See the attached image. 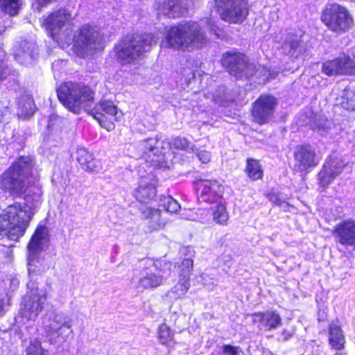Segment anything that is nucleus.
Here are the masks:
<instances>
[{
  "label": "nucleus",
  "instance_id": "nucleus-1",
  "mask_svg": "<svg viewBox=\"0 0 355 355\" xmlns=\"http://www.w3.org/2000/svg\"><path fill=\"white\" fill-rule=\"evenodd\" d=\"M57 95L69 111L79 114L84 110L107 130L114 128L113 121L117 119V107L112 101H101L92 108L94 93L87 86L80 83H64L58 88Z\"/></svg>",
  "mask_w": 355,
  "mask_h": 355
},
{
  "label": "nucleus",
  "instance_id": "nucleus-2",
  "mask_svg": "<svg viewBox=\"0 0 355 355\" xmlns=\"http://www.w3.org/2000/svg\"><path fill=\"white\" fill-rule=\"evenodd\" d=\"M48 228L38 225L28 245V272L30 281L27 287L31 291L28 298L24 299L21 306V317L28 320H35L43 309L46 301L45 293L35 286V276L40 275L45 272L44 267L40 265L39 255L49 243Z\"/></svg>",
  "mask_w": 355,
  "mask_h": 355
},
{
  "label": "nucleus",
  "instance_id": "nucleus-3",
  "mask_svg": "<svg viewBox=\"0 0 355 355\" xmlns=\"http://www.w3.org/2000/svg\"><path fill=\"white\" fill-rule=\"evenodd\" d=\"M207 41V37L198 23L182 21L169 28L161 46L191 51L201 48Z\"/></svg>",
  "mask_w": 355,
  "mask_h": 355
},
{
  "label": "nucleus",
  "instance_id": "nucleus-4",
  "mask_svg": "<svg viewBox=\"0 0 355 355\" xmlns=\"http://www.w3.org/2000/svg\"><path fill=\"white\" fill-rule=\"evenodd\" d=\"M157 40L152 33H134L124 36L115 45L116 60L121 64L137 62L150 50Z\"/></svg>",
  "mask_w": 355,
  "mask_h": 355
},
{
  "label": "nucleus",
  "instance_id": "nucleus-5",
  "mask_svg": "<svg viewBox=\"0 0 355 355\" xmlns=\"http://www.w3.org/2000/svg\"><path fill=\"white\" fill-rule=\"evenodd\" d=\"M34 211L19 202L8 206L0 215V234L10 240L18 241L26 232Z\"/></svg>",
  "mask_w": 355,
  "mask_h": 355
},
{
  "label": "nucleus",
  "instance_id": "nucleus-6",
  "mask_svg": "<svg viewBox=\"0 0 355 355\" xmlns=\"http://www.w3.org/2000/svg\"><path fill=\"white\" fill-rule=\"evenodd\" d=\"M33 166L31 157H19L0 175V188L12 196L24 195L28 188L26 180L31 173Z\"/></svg>",
  "mask_w": 355,
  "mask_h": 355
},
{
  "label": "nucleus",
  "instance_id": "nucleus-7",
  "mask_svg": "<svg viewBox=\"0 0 355 355\" xmlns=\"http://www.w3.org/2000/svg\"><path fill=\"white\" fill-rule=\"evenodd\" d=\"M74 17L67 8H60L44 19L43 24L53 40L64 41L67 44L71 42V35L68 31Z\"/></svg>",
  "mask_w": 355,
  "mask_h": 355
},
{
  "label": "nucleus",
  "instance_id": "nucleus-8",
  "mask_svg": "<svg viewBox=\"0 0 355 355\" xmlns=\"http://www.w3.org/2000/svg\"><path fill=\"white\" fill-rule=\"evenodd\" d=\"M321 19L329 30L338 34L348 31L354 26V19L349 10L336 3L326 5Z\"/></svg>",
  "mask_w": 355,
  "mask_h": 355
},
{
  "label": "nucleus",
  "instance_id": "nucleus-9",
  "mask_svg": "<svg viewBox=\"0 0 355 355\" xmlns=\"http://www.w3.org/2000/svg\"><path fill=\"white\" fill-rule=\"evenodd\" d=\"M103 37L99 31L93 26L85 24L71 37L73 42L74 51L77 55L85 57L93 55L96 51L102 48Z\"/></svg>",
  "mask_w": 355,
  "mask_h": 355
},
{
  "label": "nucleus",
  "instance_id": "nucleus-10",
  "mask_svg": "<svg viewBox=\"0 0 355 355\" xmlns=\"http://www.w3.org/2000/svg\"><path fill=\"white\" fill-rule=\"evenodd\" d=\"M172 266L171 262L159 261L142 268L139 276L135 277L137 287L150 289L159 286L169 275Z\"/></svg>",
  "mask_w": 355,
  "mask_h": 355
},
{
  "label": "nucleus",
  "instance_id": "nucleus-11",
  "mask_svg": "<svg viewBox=\"0 0 355 355\" xmlns=\"http://www.w3.org/2000/svg\"><path fill=\"white\" fill-rule=\"evenodd\" d=\"M221 19L232 24L242 23L248 15L246 0H215Z\"/></svg>",
  "mask_w": 355,
  "mask_h": 355
},
{
  "label": "nucleus",
  "instance_id": "nucleus-12",
  "mask_svg": "<svg viewBox=\"0 0 355 355\" xmlns=\"http://www.w3.org/2000/svg\"><path fill=\"white\" fill-rule=\"evenodd\" d=\"M221 62L230 74L237 78L250 75L248 60L244 54L240 52L231 51L223 53Z\"/></svg>",
  "mask_w": 355,
  "mask_h": 355
},
{
  "label": "nucleus",
  "instance_id": "nucleus-13",
  "mask_svg": "<svg viewBox=\"0 0 355 355\" xmlns=\"http://www.w3.org/2000/svg\"><path fill=\"white\" fill-rule=\"evenodd\" d=\"M315 148L309 144L297 146L294 152V168L300 172L315 167L320 162Z\"/></svg>",
  "mask_w": 355,
  "mask_h": 355
},
{
  "label": "nucleus",
  "instance_id": "nucleus-14",
  "mask_svg": "<svg viewBox=\"0 0 355 355\" xmlns=\"http://www.w3.org/2000/svg\"><path fill=\"white\" fill-rule=\"evenodd\" d=\"M47 320L44 324L50 334H57L64 339L73 335L72 319L67 314L62 312L49 313Z\"/></svg>",
  "mask_w": 355,
  "mask_h": 355
},
{
  "label": "nucleus",
  "instance_id": "nucleus-15",
  "mask_svg": "<svg viewBox=\"0 0 355 355\" xmlns=\"http://www.w3.org/2000/svg\"><path fill=\"white\" fill-rule=\"evenodd\" d=\"M322 72L328 76L355 75V60L346 54L323 62Z\"/></svg>",
  "mask_w": 355,
  "mask_h": 355
},
{
  "label": "nucleus",
  "instance_id": "nucleus-16",
  "mask_svg": "<svg viewBox=\"0 0 355 355\" xmlns=\"http://www.w3.org/2000/svg\"><path fill=\"white\" fill-rule=\"evenodd\" d=\"M282 52L295 59H306L309 56L306 44L302 40V34L288 32L283 39Z\"/></svg>",
  "mask_w": 355,
  "mask_h": 355
},
{
  "label": "nucleus",
  "instance_id": "nucleus-17",
  "mask_svg": "<svg viewBox=\"0 0 355 355\" xmlns=\"http://www.w3.org/2000/svg\"><path fill=\"white\" fill-rule=\"evenodd\" d=\"M277 101L275 97L270 95H261L254 103L252 109V116L255 122L259 124H264L272 117Z\"/></svg>",
  "mask_w": 355,
  "mask_h": 355
},
{
  "label": "nucleus",
  "instance_id": "nucleus-18",
  "mask_svg": "<svg viewBox=\"0 0 355 355\" xmlns=\"http://www.w3.org/2000/svg\"><path fill=\"white\" fill-rule=\"evenodd\" d=\"M196 189L200 202L214 203L221 197L222 187L216 180H200L196 183Z\"/></svg>",
  "mask_w": 355,
  "mask_h": 355
},
{
  "label": "nucleus",
  "instance_id": "nucleus-19",
  "mask_svg": "<svg viewBox=\"0 0 355 355\" xmlns=\"http://www.w3.org/2000/svg\"><path fill=\"white\" fill-rule=\"evenodd\" d=\"M345 164L339 157L331 156L323 165L322 170L318 173L320 185L326 187L343 172Z\"/></svg>",
  "mask_w": 355,
  "mask_h": 355
},
{
  "label": "nucleus",
  "instance_id": "nucleus-20",
  "mask_svg": "<svg viewBox=\"0 0 355 355\" xmlns=\"http://www.w3.org/2000/svg\"><path fill=\"white\" fill-rule=\"evenodd\" d=\"M163 144V141L157 137L148 138L139 143V148L147 162L155 164L162 159L164 153Z\"/></svg>",
  "mask_w": 355,
  "mask_h": 355
},
{
  "label": "nucleus",
  "instance_id": "nucleus-21",
  "mask_svg": "<svg viewBox=\"0 0 355 355\" xmlns=\"http://www.w3.org/2000/svg\"><path fill=\"white\" fill-rule=\"evenodd\" d=\"M157 178L153 173H148L146 176H141L139 186L135 191L136 199L144 203L153 200L157 193Z\"/></svg>",
  "mask_w": 355,
  "mask_h": 355
},
{
  "label": "nucleus",
  "instance_id": "nucleus-22",
  "mask_svg": "<svg viewBox=\"0 0 355 355\" xmlns=\"http://www.w3.org/2000/svg\"><path fill=\"white\" fill-rule=\"evenodd\" d=\"M333 234L336 241L355 248V220H345L335 227Z\"/></svg>",
  "mask_w": 355,
  "mask_h": 355
},
{
  "label": "nucleus",
  "instance_id": "nucleus-23",
  "mask_svg": "<svg viewBox=\"0 0 355 355\" xmlns=\"http://www.w3.org/2000/svg\"><path fill=\"white\" fill-rule=\"evenodd\" d=\"M158 4V14L168 18L180 17L187 13V3L184 0H160Z\"/></svg>",
  "mask_w": 355,
  "mask_h": 355
},
{
  "label": "nucleus",
  "instance_id": "nucleus-24",
  "mask_svg": "<svg viewBox=\"0 0 355 355\" xmlns=\"http://www.w3.org/2000/svg\"><path fill=\"white\" fill-rule=\"evenodd\" d=\"M38 56V48L33 41H22L15 53V59L21 64H31Z\"/></svg>",
  "mask_w": 355,
  "mask_h": 355
},
{
  "label": "nucleus",
  "instance_id": "nucleus-25",
  "mask_svg": "<svg viewBox=\"0 0 355 355\" xmlns=\"http://www.w3.org/2000/svg\"><path fill=\"white\" fill-rule=\"evenodd\" d=\"M76 159L81 168L86 171L98 173L102 170L100 160L94 158L93 154L85 147L77 148Z\"/></svg>",
  "mask_w": 355,
  "mask_h": 355
},
{
  "label": "nucleus",
  "instance_id": "nucleus-26",
  "mask_svg": "<svg viewBox=\"0 0 355 355\" xmlns=\"http://www.w3.org/2000/svg\"><path fill=\"white\" fill-rule=\"evenodd\" d=\"M140 211L141 217L148 220V226L151 230H158L165 226L166 221L162 218L159 209L143 206Z\"/></svg>",
  "mask_w": 355,
  "mask_h": 355
},
{
  "label": "nucleus",
  "instance_id": "nucleus-27",
  "mask_svg": "<svg viewBox=\"0 0 355 355\" xmlns=\"http://www.w3.org/2000/svg\"><path fill=\"white\" fill-rule=\"evenodd\" d=\"M329 342L332 348L342 349L344 347L345 336L339 325L331 323L329 326Z\"/></svg>",
  "mask_w": 355,
  "mask_h": 355
},
{
  "label": "nucleus",
  "instance_id": "nucleus-28",
  "mask_svg": "<svg viewBox=\"0 0 355 355\" xmlns=\"http://www.w3.org/2000/svg\"><path fill=\"white\" fill-rule=\"evenodd\" d=\"M190 288V281L179 277L178 282L167 292L166 296L171 300L182 298Z\"/></svg>",
  "mask_w": 355,
  "mask_h": 355
},
{
  "label": "nucleus",
  "instance_id": "nucleus-29",
  "mask_svg": "<svg viewBox=\"0 0 355 355\" xmlns=\"http://www.w3.org/2000/svg\"><path fill=\"white\" fill-rule=\"evenodd\" d=\"M259 315L261 317V324L268 330L276 329L282 324L280 315L275 311L260 313Z\"/></svg>",
  "mask_w": 355,
  "mask_h": 355
},
{
  "label": "nucleus",
  "instance_id": "nucleus-30",
  "mask_svg": "<svg viewBox=\"0 0 355 355\" xmlns=\"http://www.w3.org/2000/svg\"><path fill=\"white\" fill-rule=\"evenodd\" d=\"M245 173L248 178L252 180L261 179L263 174V171L259 162L254 159H248Z\"/></svg>",
  "mask_w": 355,
  "mask_h": 355
},
{
  "label": "nucleus",
  "instance_id": "nucleus-31",
  "mask_svg": "<svg viewBox=\"0 0 355 355\" xmlns=\"http://www.w3.org/2000/svg\"><path fill=\"white\" fill-rule=\"evenodd\" d=\"M159 207L170 213H177L180 209V205L170 196H162L159 200Z\"/></svg>",
  "mask_w": 355,
  "mask_h": 355
},
{
  "label": "nucleus",
  "instance_id": "nucleus-32",
  "mask_svg": "<svg viewBox=\"0 0 355 355\" xmlns=\"http://www.w3.org/2000/svg\"><path fill=\"white\" fill-rule=\"evenodd\" d=\"M42 191L39 188H37V191L34 192L33 195L27 194L24 197V204L23 207L28 210L34 211L41 204Z\"/></svg>",
  "mask_w": 355,
  "mask_h": 355
},
{
  "label": "nucleus",
  "instance_id": "nucleus-33",
  "mask_svg": "<svg viewBox=\"0 0 355 355\" xmlns=\"http://www.w3.org/2000/svg\"><path fill=\"white\" fill-rule=\"evenodd\" d=\"M170 145L178 150H185L187 153H194L195 146L187 139L181 137H173Z\"/></svg>",
  "mask_w": 355,
  "mask_h": 355
},
{
  "label": "nucleus",
  "instance_id": "nucleus-34",
  "mask_svg": "<svg viewBox=\"0 0 355 355\" xmlns=\"http://www.w3.org/2000/svg\"><path fill=\"white\" fill-rule=\"evenodd\" d=\"M157 338L161 344L169 346L173 341V332L168 326L163 323L159 327Z\"/></svg>",
  "mask_w": 355,
  "mask_h": 355
},
{
  "label": "nucleus",
  "instance_id": "nucleus-35",
  "mask_svg": "<svg viewBox=\"0 0 355 355\" xmlns=\"http://www.w3.org/2000/svg\"><path fill=\"white\" fill-rule=\"evenodd\" d=\"M21 0H0L1 9L10 15H15L21 6Z\"/></svg>",
  "mask_w": 355,
  "mask_h": 355
},
{
  "label": "nucleus",
  "instance_id": "nucleus-36",
  "mask_svg": "<svg viewBox=\"0 0 355 355\" xmlns=\"http://www.w3.org/2000/svg\"><path fill=\"white\" fill-rule=\"evenodd\" d=\"M213 220L219 225H227L229 220V214L223 205L220 204L216 206L213 211Z\"/></svg>",
  "mask_w": 355,
  "mask_h": 355
},
{
  "label": "nucleus",
  "instance_id": "nucleus-37",
  "mask_svg": "<svg viewBox=\"0 0 355 355\" xmlns=\"http://www.w3.org/2000/svg\"><path fill=\"white\" fill-rule=\"evenodd\" d=\"M18 107L21 110V114L31 115L35 109L33 99L28 95L24 96L19 100Z\"/></svg>",
  "mask_w": 355,
  "mask_h": 355
},
{
  "label": "nucleus",
  "instance_id": "nucleus-38",
  "mask_svg": "<svg viewBox=\"0 0 355 355\" xmlns=\"http://www.w3.org/2000/svg\"><path fill=\"white\" fill-rule=\"evenodd\" d=\"M193 261L191 258L184 259L181 264L179 277L190 281V276L193 270Z\"/></svg>",
  "mask_w": 355,
  "mask_h": 355
},
{
  "label": "nucleus",
  "instance_id": "nucleus-39",
  "mask_svg": "<svg viewBox=\"0 0 355 355\" xmlns=\"http://www.w3.org/2000/svg\"><path fill=\"white\" fill-rule=\"evenodd\" d=\"M47 351L42 347L41 342L36 339L31 340L26 348L27 355H47Z\"/></svg>",
  "mask_w": 355,
  "mask_h": 355
},
{
  "label": "nucleus",
  "instance_id": "nucleus-40",
  "mask_svg": "<svg viewBox=\"0 0 355 355\" xmlns=\"http://www.w3.org/2000/svg\"><path fill=\"white\" fill-rule=\"evenodd\" d=\"M212 100L220 105H223V103L228 101L230 98L227 96L226 87L223 85L218 87L212 94Z\"/></svg>",
  "mask_w": 355,
  "mask_h": 355
},
{
  "label": "nucleus",
  "instance_id": "nucleus-41",
  "mask_svg": "<svg viewBox=\"0 0 355 355\" xmlns=\"http://www.w3.org/2000/svg\"><path fill=\"white\" fill-rule=\"evenodd\" d=\"M268 198L270 201L279 207H284L288 205L286 202L287 197L283 193L272 191L268 193Z\"/></svg>",
  "mask_w": 355,
  "mask_h": 355
},
{
  "label": "nucleus",
  "instance_id": "nucleus-42",
  "mask_svg": "<svg viewBox=\"0 0 355 355\" xmlns=\"http://www.w3.org/2000/svg\"><path fill=\"white\" fill-rule=\"evenodd\" d=\"M7 55L4 50L0 49V81L4 80L8 73V66L6 62Z\"/></svg>",
  "mask_w": 355,
  "mask_h": 355
},
{
  "label": "nucleus",
  "instance_id": "nucleus-43",
  "mask_svg": "<svg viewBox=\"0 0 355 355\" xmlns=\"http://www.w3.org/2000/svg\"><path fill=\"white\" fill-rule=\"evenodd\" d=\"M242 349L239 346L230 345H223L221 347V353L223 355H240Z\"/></svg>",
  "mask_w": 355,
  "mask_h": 355
},
{
  "label": "nucleus",
  "instance_id": "nucleus-44",
  "mask_svg": "<svg viewBox=\"0 0 355 355\" xmlns=\"http://www.w3.org/2000/svg\"><path fill=\"white\" fill-rule=\"evenodd\" d=\"M198 160L202 164H207L211 160V153L205 150H199L195 147L194 153Z\"/></svg>",
  "mask_w": 355,
  "mask_h": 355
},
{
  "label": "nucleus",
  "instance_id": "nucleus-45",
  "mask_svg": "<svg viewBox=\"0 0 355 355\" xmlns=\"http://www.w3.org/2000/svg\"><path fill=\"white\" fill-rule=\"evenodd\" d=\"M346 99H347V105H344V103H342L343 106L346 107L347 110H355V93L353 91L347 90L346 92Z\"/></svg>",
  "mask_w": 355,
  "mask_h": 355
},
{
  "label": "nucleus",
  "instance_id": "nucleus-46",
  "mask_svg": "<svg viewBox=\"0 0 355 355\" xmlns=\"http://www.w3.org/2000/svg\"><path fill=\"white\" fill-rule=\"evenodd\" d=\"M10 297L7 293H0V317L2 316L6 308L9 306Z\"/></svg>",
  "mask_w": 355,
  "mask_h": 355
},
{
  "label": "nucleus",
  "instance_id": "nucleus-47",
  "mask_svg": "<svg viewBox=\"0 0 355 355\" xmlns=\"http://www.w3.org/2000/svg\"><path fill=\"white\" fill-rule=\"evenodd\" d=\"M293 334H294L293 331H288L287 329H283L282 331V338H279V340L282 342H286V341L288 340L291 338H292Z\"/></svg>",
  "mask_w": 355,
  "mask_h": 355
},
{
  "label": "nucleus",
  "instance_id": "nucleus-48",
  "mask_svg": "<svg viewBox=\"0 0 355 355\" xmlns=\"http://www.w3.org/2000/svg\"><path fill=\"white\" fill-rule=\"evenodd\" d=\"M51 1V0H35V3L33 4V6L35 7L37 10H40L44 6L46 5Z\"/></svg>",
  "mask_w": 355,
  "mask_h": 355
},
{
  "label": "nucleus",
  "instance_id": "nucleus-49",
  "mask_svg": "<svg viewBox=\"0 0 355 355\" xmlns=\"http://www.w3.org/2000/svg\"><path fill=\"white\" fill-rule=\"evenodd\" d=\"M277 75V73H275V72H273V73H271L270 72L269 75H268V77L267 78V80H268L270 78L271 79H273L275 78Z\"/></svg>",
  "mask_w": 355,
  "mask_h": 355
},
{
  "label": "nucleus",
  "instance_id": "nucleus-50",
  "mask_svg": "<svg viewBox=\"0 0 355 355\" xmlns=\"http://www.w3.org/2000/svg\"><path fill=\"white\" fill-rule=\"evenodd\" d=\"M11 284L16 287L19 284V281L17 279H13L11 280Z\"/></svg>",
  "mask_w": 355,
  "mask_h": 355
},
{
  "label": "nucleus",
  "instance_id": "nucleus-51",
  "mask_svg": "<svg viewBox=\"0 0 355 355\" xmlns=\"http://www.w3.org/2000/svg\"><path fill=\"white\" fill-rule=\"evenodd\" d=\"M184 250H185V252H187L189 253H193V248L191 247H189V246L185 248Z\"/></svg>",
  "mask_w": 355,
  "mask_h": 355
},
{
  "label": "nucleus",
  "instance_id": "nucleus-52",
  "mask_svg": "<svg viewBox=\"0 0 355 355\" xmlns=\"http://www.w3.org/2000/svg\"><path fill=\"white\" fill-rule=\"evenodd\" d=\"M335 355H345V354H343L342 353H336Z\"/></svg>",
  "mask_w": 355,
  "mask_h": 355
}]
</instances>
